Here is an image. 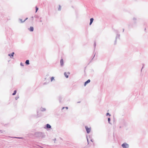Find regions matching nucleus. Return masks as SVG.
I'll return each instance as SVG.
<instances>
[{
    "instance_id": "nucleus-2",
    "label": "nucleus",
    "mask_w": 148,
    "mask_h": 148,
    "mask_svg": "<svg viewBox=\"0 0 148 148\" xmlns=\"http://www.w3.org/2000/svg\"><path fill=\"white\" fill-rule=\"evenodd\" d=\"M122 147L123 148H127L128 147V145L126 143H123L122 145Z\"/></svg>"
},
{
    "instance_id": "nucleus-7",
    "label": "nucleus",
    "mask_w": 148,
    "mask_h": 148,
    "mask_svg": "<svg viewBox=\"0 0 148 148\" xmlns=\"http://www.w3.org/2000/svg\"><path fill=\"white\" fill-rule=\"evenodd\" d=\"M60 63L61 65L62 66L64 64L63 60L62 59H61L60 60Z\"/></svg>"
},
{
    "instance_id": "nucleus-5",
    "label": "nucleus",
    "mask_w": 148,
    "mask_h": 148,
    "mask_svg": "<svg viewBox=\"0 0 148 148\" xmlns=\"http://www.w3.org/2000/svg\"><path fill=\"white\" fill-rule=\"evenodd\" d=\"M29 29L30 31L32 32L34 30V28L33 27H31Z\"/></svg>"
},
{
    "instance_id": "nucleus-15",
    "label": "nucleus",
    "mask_w": 148,
    "mask_h": 148,
    "mask_svg": "<svg viewBox=\"0 0 148 148\" xmlns=\"http://www.w3.org/2000/svg\"><path fill=\"white\" fill-rule=\"evenodd\" d=\"M110 118H108V122H109V123H110Z\"/></svg>"
},
{
    "instance_id": "nucleus-9",
    "label": "nucleus",
    "mask_w": 148,
    "mask_h": 148,
    "mask_svg": "<svg viewBox=\"0 0 148 148\" xmlns=\"http://www.w3.org/2000/svg\"><path fill=\"white\" fill-rule=\"evenodd\" d=\"M25 63L27 64H29V61L28 60H27L26 61Z\"/></svg>"
},
{
    "instance_id": "nucleus-19",
    "label": "nucleus",
    "mask_w": 148,
    "mask_h": 148,
    "mask_svg": "<svg viewBox=\"0 0 148 148\" xmlns=\"http://www.w3.org/2000/svg\"><path fill=\"white\" fill-rule=\"evenodd\" d=\"M21 65H22V64H21Z\"/></svg>"
},
{
    "instance_id": "nucleus-10",
    "label": "nucleus",
    "mask_w": 148,
    "mask_h": 148,
    "mask_svg": "<svg viewBox=\"0 0 148 148\" xmlns=\"http://www.w3.org/2000/svg\"><path fill=\"white\" fill-rule=\"evenodd\" d=\"M14 52H12L11 54H9L8 55L9 56H11L12 57H13L14 54Z\"/></svg>"
},
{
    "instance_id": "nucleus-12",
    "label": "nucleus",
    "mask_w": 148,
    "mask_h": 148,
    "mask_svg": "<svg viewBox=\"0 0 148 148\" xmlns=\"http://www.w3.org/2000/svg\"><path fill=\"white\" fill-rule=\"evenodd\" d=\"M27 18H26L25 20H24L23 21H22V19L20 20V21H21V23H23L26 20H27Z\"/></svg>"
},
{
    "instance_id": "nucleus-8",
    "label": "nucleus",
    "mask_w": 148,
    "mask_h": 148,
    "mask_svg": "<svg viewBox=\"0 0 148 148\" xmlns=\"http://www.w3.org/2000/svg\"><path fill=\"white\" fill-rule=\"evenodd\" d=\"M47 127L48 128H51V127L50 125H49V124H47Z\"/></svg>"
},
{
    "instance_id": "nucleus-1",
    "label": "nucleus",
    "mask_w": 148,
    "mask_h": 148,
    "mask_svg": "<svg viewBox=\"0 0 148 148\" xmlns=\"http://www.w3.org/2000/svg\"><path fill=\"white\" fill-rule=\"evenodd\" d=\"M86 131H87V132L88 133H90L91 131V128L90 127H88L86 126Z\"/></svg>"
},
{
    "instance_id": "nucleus-18",
    "label": "nucleus",
    "mask_w": 148,
    "mask_h": 148,
    "mask_svg": "<svg viewBox=\"0 0 148 148\" xmlns=\"http://www.w3.org/2000/svg\"><path fill=\"white\" fill-rule=\"evenodd\" d=\"M109 115L110 116V115L108 113H107L106 114V115Z\"/></svg>"
},
{
    "instance_id": "nucleus-17",
    "label": "nucleus",
    "mask_w": 148,
    "mask_h": 148,
    "mask_svg": "<svg viewBox=\"0 0 148 148\" xmlns=\"http://www.w3.org/2000/svg\"><path fill=\"white\" fill-rule=\"evenodd\" d=\"M61 9V7L60 6H59V8H58V10H60Z\"/></svg>"
},
{
    "instance_id": "nucleus-16",
    "label": "nucleus",
    "mask_w": 148,
    "mask_h": 148,
    "mask_svg": "<svg viewBox=\"0 0 148 148\" xmlns=\"http://www.w3.org/2000/svg\"><path fill=\"white\" fill-rule=\"evenodd\" d=\"M64 108H66V110H67L68 109V107H63L62 108V109H64Z\"/></svg>"
},
{
    "instance_id": "nucleus-20",
    "label": "nucleus",
    "mask_w": 148,
    "mask_h": 148,
    "mask_svg": "<svg viewBox=\"0 0 148 148\" xmlns=\"http://www.w3.org/2000/svg\"><path fill=\"white\" fill-rule=\"evenodd\" d=\"M21 65H22V64H21Z\"/></svg>"
},
{
    "instance_id": "nucleus-3",
    "label": "nucleus",
    "mask_w": 148,
    "mask_h": 148,
    "mask_svg": "<svg viewBox=\"0 0 148 148\" xmlns=\"http://www.w3.org/2000/svg\"><path fill=\"white\" fill-rule=\"evenodd\" d=\"M70 73L69 72L68 73H66L65 72L64 73V75L66 77V78L68 77L69 75V74Z\"/></svg>"
},
{
    "instance_id": "nucleus-11",
    "label": "nucleus",
    "mask_w": 148,
    "mask_h": 148,
    "mask_svg": "<svg viewBox=\"0 0 148 148\" xmlns=\"http://www.w3.org/2000/svg\"><path fill=\"white\" fill-rule=\"evenodd\" d=\"M16 92V90H14V92L12 94V95H15Z\"/></svg>"
},
{
    "instance_id": "nucleus-14",
    "label": "nucleus",
    "mask_w": 148,
    "mask_h": 148,
    "mask_svg": "<svg viewBox=\"0 0 148 148\" xmlns=\"http://www.w3.org/2000/svg\"><path fill=\"white\" fill-rule=\"evenodd\" d=\"M36 12L38 9V8L37 7H36Z\"/></svg>"
},
{
    "instance_id": "nucleus-21",
    "label": "nucleus",
    "mask_w": 148,
    "mask_h": 148,
    "mask_svg": "<svg viewBox=\"0 0 148 148\" xmlns=\"http://www.w3.org/2000/svg\"><path fill=\"white\" fill-rule=\"evenodd\" d=\"M91 141L92 142V141L91 140Z\"/></svg>"
},
{
    "instance_id": "nucleus-4",
    "label": "nucleus",
    "mask_w": 148,
    "mask_h": 148,
    "mask_svg": "<svg viewBox=\"0 0 148 148\" xmlns=\"http://www.w3.org/2000/svg\"><path fill=\"white\" fill-rule=\"evenodd\" d=\"M90 82V79L88 80L86 82L84 83V86H85L87 84L89 83Z\"/></svg>"
},
{
    "instance_id": "nucleus-13",
    "label": "nucleus",
    "mask_w": 148,
    "mask_h": 148,
    "mask_svg": "<svg viewBox=\"0 0 148 148\" xmlns=\"http://www.w3.org/2000/svg\"><path fill=\"white\" fill-rule=\"evenodd\" d=\"M54 78L53 77H52L51 78V81L52 82L54 79Z\"/></svg>"
},
{
    "instance_id": "nucleus-6",
    "label": "nucleus",
    "mask_w": 148,
    "mask_h": 148,
    "mask_svg": "<svg viewBox=\"0 0 148 148\" xmlns=\"http://www.w3.org/2000/svg\"><path fill=\"white\" fill-rule=\"evenodd\" d=\"M94 19L92 18H91L90 19V25L93 22V21Z\"/></svg>"
}]
</instances>
